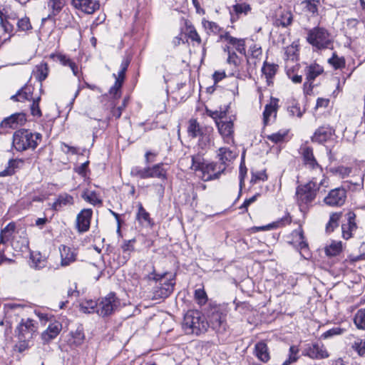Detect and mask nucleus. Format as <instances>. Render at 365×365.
Instances as JSON below:
<instances>
[{
	"label": "nucleus",
	"mask_w": 365,
	"mask_h": 365,
	"mask_svg": "<svg viewBox=\"0 0 365 365\" xmlns=\"http://www.w3.org/2000/svg\"><path fill=\"white\" fill-rule=\"evenodd\" d=\"M299 349L297 346H291L289 350V358L283 363V365H289L296 362L299 359Z\"/></svg>",
	"instance_id": "a18cd8bd"
},
{
	"label": "nucleus",
	"mask_w": 365,
	"mask_h": 365,
	"mask_svg": "<svg viewBox=\"0 0 365 365\" xmlns=\"http://www.w3.org/2000/svg\"><path fill=\"white\" fill-rule=\"evenodd\" d=\"M323 72V68L318 64H313L307 68V80L313 81L319 75Z\"/></svg>",
	"instance_id": "ea45409f"
},
{
	"label": "nucleus",
	"mask_w": 365,
	"mask_h": 365,
	"mask_svg": "<svg viewBox=\"0 0 365 365\" xmlns=\"http://www.w3.org/2000/svg\"><path fill=\"white\" fill-rule=\"evenodd\" d=\"M354 322L359 329H365V309H360L356 312Z\"/></svg>",
	"instance_id": "37998d69"
},
{
	"label": "nucleus",
	"mask_w": 365,
	"mask_h": 365,
	"mask_svg": "<svg viewBox=\"0 0 365 365\" xmlns=\"http://www.w3.org/2000/svg\"><path fill=\"white\" fill-rule=\"evenodd\" d=\"M246 174H247V168L242 163L240 166V175H239L240 190H242V187L244 185V180H245V177Z\"/></svg>",
	"instance_id": "0e129e2a"
},
{
	"label": "nucleus",
	"mask_w": 365,
	"mask_h": 365,
	"mask_svg": "<svg viewBox=\"0 0 365 365\" xmlns=\"http://www.w3.org/2000/svg\"><path fill=\"white\" fill-rule=\"evenodd\" d=\"M51 58L54 61H59L63 66H68L71 69L74 76H78V68L76 64L68 56L58 53L51 54Z\"/></svg>",
	"instance_id": "b1692460"
},
{
	"label": "nucleus",
	"mask_w": 365,
	"mask_h": 365,
	"mask_svg": "<svg viewBox=\"0 0 365 365\" xmlns=\"http://www.w3.org/2000/svg\"><path fill=\"white\" fill-rule=\"evenodd\" d=\"M123 82L119 81V79H115V84L110 89V93L113 95L114 97L119 96L118 92L122 86Z\"/></svg>",
	"instance_id": "e2e57ef3"
},
{
	"label": "nucleus",
	"mask_w": 365,
	"mask_h": 365,
	"mask_svg": "<svg viewBox=\"0 0 365 365\" xmlns=\"http://www.w3.org/2000/svg\"><path fill=\"white\" fill-rule=\"evenodd\" d=\"M237 156V153L230 148H220L217 151V157L220 162V165L222 167L225 166V170L226 167Z\"/></svg>",
	"instance_id": "6ab92c4d"
},
{
	"label": "nucleus",
	"mask_w": 365,
	"mask_h": 365,
	"mask_svg": "<svg viewBox=\"0 0 365 365\" xmlns=\"http://www.w3.org/2000/svg\"><path fill=\"white\" fill-rule=\"evenodd\" d=\"M130 175L133 177L139 178L141 179L148 178V167L140 168L139 166L133 167L130 170Z\"/></svg>",
	"instance_id": "de8ad7c7"
},
{
	"label": "nucleus",
	"mask_w": 365,
	"mask_h": 365,
	"mask_svg": "<svg viewBox=\"0 0 365 365\" xmlns=\"http://www.w3.org/2000/svg\"><path fill=\"white\" fill-rule=\"evenodd\" d=\"M303 355L317 360L327 359L329 356L325 346L321 342L307 344L303 351Z\"/></svg>",
	"instance_id": "9b49d317"
},
{
	"label": "nucleus",
	"mask_w": 365,
	"mask_h": 365,
	"mask_svg": "<svg viewBox=\"0 0 365 365\" xmlns=\"http://www.w3.org/2000/svg\"><path fill=\"white\" fill-rule=\"evenodd\" d=\"M48 6L52 9V12L48 15L46 18L42 19V22L45 21H53L56 22L59 19L55 18V16L57 15L61 10L63 6V0H49Z\"/></svg>",
	"instance_id": "c756f323"
},
{
	"label": "nucleus",
	"mask_w": 365,
	"mask_h": 365,
	"mask_svg": "<svg viewBox=\"0 0 365 365\" xmlns=\"http://www.w3.org/2000/svg\"><path fill=\"white\" fill-rule=\"evenodd\" d=\"M254 354L259 360L264 363H267L270 359L267 345L263 341H259L255 345Z\"/></svg>",
	"instance_id": "393cba45"
},
{
	"label": "nucleus",
	"mask_w": 365,
	"mask_h": 365,
	"mask_svg": "<svg viewBox=\"0 0 365 365\" xmlns=\"http://www.w3.org/2000/svg\"><path fill=\"white\" fill-rule=\"evenodd\" d=\"M342 250L341 242L333 241L325 247V253L327 256L334 257L338 255Z\"/></svg>",
	"instance_id": "58836bf2"
},
{
	"label": "nucleus",
	"mask_w": 365,
	"mask_h": 365,
	"mask_svg": "<svg viewBox=\"0 0 365 365\" xmlns=\"http://www.w3.org/2000/svg\"><path fill=\"white\" fill-rule=\"evenodd\" d=\"M62 324L58 321L51 322L47 329L41 334V338L45 342L54 339L61 332Z\"/></svg>",
	"instance_id": "a211bd4d"
},
{
	"label": "nucleus",
	"mask_w": 365,
	"mask_h": 365,
	"mask_svg": "<svg viewBox=\"0 0 365 365\" xmlns=\"http://www.w3.org/2000/svg\"><path fill=\"white\" fill-rule=\"evenodd\" d=\"M148 178H156L165 180L167 179V170L163 168V163H158L152 167H148Z\"/></svg>",
	"instance_id": "bb28decb"
},
{
	"label": "nucleus",
	"mask_w": 365,
	"mask_h": 365,
	"mask_svg": "<svg viewBox=\"0 0 365 365\" xmlns=\"http://www.w3.org/2000/svg\"><path fill=\"white\" fill-rule=\"evenodd\" d=\"M277 70V65L274 63H269L266 61L264 63V65L262 68V72L267 78L268 84H269V80L275 76Z\"/></svg>",
	"instance_id": "e433bc0d"
},
{
	"label": "nucleus",
	"mask_w": 365,
	"mask_h": 365,
	"mask_svg": "<svg viewBox=\"0 0 365 365\" xmlns=\"http://www.w3.org/2000/svg\"><path fill=\"white\" fill-rule=\"evenodd\" d=\"M31 339H19V344L16 345V347L18 348V350L19 352H22L25 351L29 347V342Z\"/></svg>",
	"instance_id": "774afa93"
},
{
	"label": "nucleus",
	"mask_w": 365,
	"mask_h": 365,
	"mask_svg": "<svg viewBox=\"0 0 365 365\" xmlns=\"http://www.w3.org/2000/svg\"><path fill=\"white\" fill-rule=\"evenodd\" d=\"M74 205V198L67 192H62L57 195L51 205V208L57 212Z\"/></svg>",
	"instance_id": "dca6fc26"
},
{
	"label": "nucleus",
	"mask_w": 365,
	"mask_h": 365,
	"mask_svg": "<svg viewBox=\"0 0 365 365\" xmlns=\"http://www.w3.org/2000/svg\"><path fill=\"white\" fill-rule=\"evenodd\" d=\"M341 212H334L331 214L329 220L326 226L327 232H331L338 227Z\"/></svg>",
	"instance_id": "79ce46f5"
},
{
	"label": "nucleus",
	"mask_w": 365,
	"mask_h": 365,
	"mask_svg": "<svg viewBox=\"0 0 365 365\" xmlns=\"http://www.w3.org/2000/svg\"><path fill=\"white\" fill-rule=\"evenodd\" d=\"M195 299L200 304H205L207 300V294L203 289H197L195 291Z\"/></svg>",
	"instance_id": "6e6d98bb"
},
{
	"label": "nucleus",
	"mask_w": 365,
	"mask_h": 365,
	"mask_svg": "<svg viewBox=\"0 0 365 365\" xmlns=\"http://www.w3.org/2000/svg\"><path fill=\"white\" fill-rule=\"evenodd\" d=\"M344 331V329H341L340 327H334L332 329H330L329 330H327V331H325L323 334H322V337L324 339H328L329 337H331L333 336H335V335H340L341 334H343Z\"/></svg>",
	"instance_id": "052dcab7"
},
{
	"label": "nucleus",
	"mask_w": 365,
	"mask_h": 365,
	"mask_svg": "<svg viewBox=\"0 0 365 365\" xmlns=\"http://www.w3.org/2000/svg\"><path fill=\"white\" fill-rule=\"evenodd\" d=\"M73 4L86 14H92L100 7L99 3L93 0H73Z\"/></svg>",
	"instance_id": "412c9836"
},
{
	"label": "nucleus",
	"mask_w": 365,
	"mask_h": 365,
	"mask_svg": "<svg viewBox=\"0 0 365 365\" xmlns=\"http://www.w3.org/2000/svg\"><path fill=\"white\" fill-rule=\"evenodd\" d=\"M307 38L310 44L319 49L329 48L331 43V36L328 31L319 26L310 30Z\"/></svg>",
	"instance_id": "6e6552de"
},
{
	"label": "nucleus",
	"mask_w": 365,
	"mask_h": 365,
	"mask_svg": "<svg viewBox=\"0 0 365 365\" xmlns=\"http://www.w3.org/2000/svg\"><path fill=\"white\" fill-rule=\"evenodd\" d=\"M129 64H130V60L128 58L123 61V62L121 63V65H120V70L119 71L118 76H116L115 74H113V76L115 77V79H119V81L123 82L124 78H125V71H127Z\"/></svg>",
	"instance_id": "864d4df0"
},
{
	"label": "nucleus",
	"mask_w": 365,
	"mask_h": 365,
	"mask_svg": "<svg viewBox=\"0 0 365 365\" xmlns=\"http://www.w3.org/2000/svg\"><path fill=\"white\" fill-rule=\"evenodd\" d=\"M138 210L136 216L137 220L141 223L145 222L148 225H151L152 221L150 217V214L144 209L140 202L138 203Z\"/></svg>",
	"instance_id": "a19ab883"
},
{
	"label": "nucleus",
	"mask_w": 365,
	"mask_h": 365,
	"mask_svg": "<svg viewBox=\"0 0 365 365\" xmlns=\"http://www.w3.org/2000/svg\"><path fill=\"white\" fill-rule=\"evenodd\" d=\"M38 330V324L30 318L22 319L19 324L16 331L19 339H32Z\"/></svg>",
	"instance_id": "1a4fd4ad"
},
{
	"label": "nucleus",
	"mask_w": 365,
	"mask_h": 365,
	"mask_svg": "<svg viewBox=\"0 0 365 365\" xmlns=\"http://www.w3.org/2000/svg\"><path fill=\"white\" fill-rule=\"evenodd\" d=\"M59 251L61 254V264L63 267L68 266L71 263L76 261V253L72 250L71 248L66 246L61 245L59 247Z\"/></svg>",
	"instance_id": "5701e85b"
},
{
	"label": "nucleus",
	"mask_w": 365,
	"mask_h": 365,
	"mask_svg": "<svg viewBox=\"0 0 365 365\" xmlns=\"http://www.w3.org/2000/svg\"><path fill=\"white\" fill-rule=\"evenodd\" d=\"M34 313L39 318L42 323L45 324L47 322H51V317H49L47 314L41 313L37 310H35Z\"/></svg>",
	"instance_id": "338daca9"
},
{
	"label": "nucleus",
	"mask_w": 365,
	"mask_h": 365,
	"mask_svg": "<svg viewBox=\"0 0 365 365\" xmlns=\"http://www.w3.org/2000/svg\"><path fill=\"white\" fill-rule=\"evenodd\" d=\"M277 98H271L269 103L267 104L263 112V123L264 125H268L270 122L271 118H275L278 108Z\"/></svg>",
	"instance_id": "aec40b11"
},
{
	"label": "nucleus",
	"mask_w": 365,
	"mask_h": 365,
	"mask_svg": "<svg viewBox=\"0 0 365 365\" xmlns=\"http://www.w3.org/2000/svg\"><path fill=\"white\" fill-rule=\"evenodd\" d=\"M48 72V68L47 64L46 63H41L36 66L34 75L39 82H41L46 78Z\"/></svg>",
	"instance_id": "4c0bfd02"
},
{
	"label": "nucleus",
	"mask_w": 365,
	"mask_h": 365,
	"mask_svg": "<svg viewBox=\"0 0 365 365\" xmlns=\"http://www.w3.org/2000/svg\"><path fill=\"white\" fill-rule=\"evenodd\" d=\"M327 182L324 185L320 183L317 177H312L311 180L304 185H299L297 188V201L301 211L307 209L316 197L317 192L319 191L321 187H327Z\"/></svg>",
	"instance_id": "f03ea898"
},
{
	"label": "nucleus",
	"mask_w": 365,
	"mask_h": 365,
	"mask_svg": "<svg viewBox=\"0 0 365 365\" xmlns=\"http://www.w3.org/2000/svg\"><path fill=\"white\" fill-rule=\"evenodd\" d=\"M251 10V7L246 3L236 4L232 6V10H230L231 21L234 22L239 19L242 15H247Z\"/></svg>",
	"instance_id": "a878e982"
},
{
	"label": "nucleus",
	"mask_w": 365,
	"mask_h": 365,
	"mask_svg": "<svg viewBox=\"0 0 365 365\" xmlns=\"http://www.w3.org/2000/svg\"><path fill=\"white\" fill-rule=\"evenodd\" d=\"M97 302L94 300H87L81 304V309L85 313H91L97 307Z\"/></svg>",
	"instance_id": "5fc2aeb1"
},
{
	"label": "nucleus",
	"mask_w": 365,
	"mask_h": 365,
	"mask_svg": "<svg viewBox=\"0 0 365 365\" xmlns=\"http://www.w3.org/2000/svg\"><path fill=\"white\" fill-rule=\"evenodd\" d=\"M212 133L213 128L212 127H209L207 129H205L204 133L199 136V142L198 145L202 149L207 148L211 143L212 140Z\"/></svg>",
	"instance_id": "72a5a7b5"
},
{
	"label": "nucleus",
	"mask_w": 365,
	"mask_h": 365,
	"mask_svg": "<svg viewBox=\"0 0 365 365\" xmlns=\"http://www.w3.org/2000/svg\"><path fill=\"white\" fill-rule=\"evenodd\" d=\"M334 135V130L329 125L319 127L312 137V142L324 143L330 140Z\"/></svg>",
	"instance_id": "2eb2a0df"
},
{
	"label": "nucleus",
	"mask_w": 365,
	"mask_h": 365,
	"mask_svg": "<svg viewBox=\"0 0 365 365\" xmlns=\"http://www.w3.org/2000/svg\"><path fill=\"white\" fill-rule=\"evenodd\" d=\"M220 38L221 40L225 39L229 44L233 46L237 51L240 53L245 55L246 48L244 38H237L231 36L229 33L225 32L220 34Z\"/></svg>",
	"instance_id": "4be33fe9"
},
{
	"label": "nucleus",
	"mask_w": 365,
	"mask_h": 365,
	"mask_svg": "<svg viewBox=\"0 0 365 365\" xmlns=\"http://www.w3.org/2000/svg\"><path fill=\"white\" fill-rule=\"evenodd\" d=\"M42 135L27 129L16 130L13 135V145L18 151L34 150L41 141Z\"/></svg>",
	"instance_id": "7ed1b4c3"
},
{
	"label": "nucleus",
	"mask_w": 365,
	"mask_h": 365,
	"mask_svg": "<svg viewBox=\"0 0 365 365\" xmlns=\"http://www.w3.org/2000/svg\"><path fill=\"white\" fill-rule=\"evenodd\" d=\"M302 155L304 165L307 169L313 172V177H317L320 180L321 184L324 185L326 183L327 178L323 172L322 166L317 163L314 155L313 149L307 146L302 148Z\"/></svg>",
	"instance_id": "423d86ee"
},
{
	"label": "nucleus",
	"mask_w": 365,
	"mask_h": 365,
	"mask_svg": "<svg viewBox=\"0 0 365 365\" xmlns=\"http://www.w3.org/2000/svg\"><path fill=\"white\" fill-rule=\"evenodd\" d=\"M120 304L119 299L114 293H110L100 302L98 308V313L102 317L111 314Z\"/></svg>",
	"instance_id": "9d476101"
},
{
	"label": "nucleus",
	"mask_w": 365,
	"mask_h": 365,
	"mask_svg": "<svg viewBox=\"0 0 365 365\" xmlns=\"http://www.w3.org/2000/svg\"><path fill=\"white\" fill-rule=\"evenodd\" d=\"M328 62L335 69L341 68L345 66V60L343 57H339L335 53L328 60Z\"/></svg>",
	"instance_id": "603ef678"
},
{
	"label": "nucleus",
	"mask_w": 365,
	"mask_h": 365,
	"mask_svg": "<svg viewBox=\"0 0 365 365\" xmlns=\"http://www.w3.org/2000/svg\"><path fill=\"white\" fill-rule=\"evenodd\" d=\"M288 112L290 115H296L298 118H301L304 113V110H302L299 106L296 103H293L291 106L288 107Z\"/></svg>",
	"instance_id": "4d7b16f0"
},
{
	"label": "nucleus",
	"mask_w": 365,
	"mask_h": 365,
	"mask_svg": "<svg viewBox=\"0 0 365 365\" xmlns=\"http://www.w3.org/2000/svg\"><path fill=\"white\" fill-rule=\"evenodd\" d=\"M191 169L197 173V176L203 181L218 179L225 171V166L218 165L216 163H208L200 154L192 155Z\"/></svg>",
	"instance_id": "f257e3e1"
},
{
	"label": "nucleus",
	"mask_w": 365,
	"mask_h": 365,
	"mask_svg": "<svg viewBox=\"0 0 365 365\" xmlns=\"http://www.w3.org/2000/svg\"><path fill=\"white\" fill-rule=\"evenodd\" d=\"M346 199V191L344 188L338 187L331 190L327 197H324V202L326 205L332 207H339L344 205Z\"/></svg>",
	"instance_id": "f8f14e48"
},
{
	"label": "nucleus",
	"mask_w": 365,
	"mask_h": 365,
	"mask_svg": "<svg viewBox=\"0 0 365 365\" xmlns=\"http://www.w3.org/2000/svg\"><path fill=\"white\" fill-rule=\"evenodd\" d=\"M24 305L16 303H7L4 305V311L5 314L9 313L11 311L19 310L24 308Z\"/></svg>",
	"instance_id": "680f3d73"
},
{
	"label": "nucleus",
	"mask_w": 365,
	"mask_h": 365,
	"mask_svg": "<svg viewBox=\"0 0 365 365\" xmlns=\"http://www.w3.org/2000/svg\"><path fill=\"white\" fill-rule=\"evenodd\" d=\"M17 161L11 159L8 162V166L1 172H0L1 177L11 175L14 173L15 169L17 167Z\"/></svg>",
	"instance_id": "09e8293b"
},
{
	"label": "nucleus",
	"mask_w": 365,
	"mask_h": 365,
	"mask_svg": "<svg viewBox=\"0 0 365 365\" xmlns=\"http://www.w3.org/2000/svg\"><path fill=\"white\" fill-rule=\"evenodd\" d=\"M218 132L222 136L224 143H234V125L231 120L217 121Z\"/></svg>",
	"instance_id": "ddd939ff"
},
{
	"label": "nucleus",
	"mask_w": 365,
	"mask_h": 365,
	"mask_svg": "<svg viewBox=\"0 0 365 365\" xmlns=\"http://www.w3.org/2000/svg\"><path fill=\"white\" fill-rule=\"evenodd\" d=\"M41 98L37 96L32 100V103L30 106L31 113L33 116L41 117L42 113L39 107V102Z\"/></svg>",
	"instance_id": "3c124183"
},
{
	"label": "nucleus",
	"mask_w": 365,
	"mask_h": 365,
	"mask_svg": "<svg viewBox=\"0 0 365 365\" xmlns=\"http://www.w3.org/2000/svg\"><path fill=\"white\" fill-rule=\"evenodd\" d=\"M135 242V239L125 240L121 245V249L124 255L123 256V259L120 262L122 264H125L128 259L130 258V253L134 251V244Z\"/></svg>",
	"instance_id": "f704fd0d"
},
{
	"label": "nucleus",
	"mask_w": 365,
	"mask_h": 365,
	"mask_svg": "<svg viewBox=\"0 0 365 365\" xmlns=\"http://www.w3.org/2000/svg\"><path fill=\"white\" fill-rule=\"evenodd\" d=\"M72 338L73 339V343L76 345H80L84 340V334L82 329H77L72 334Z\"/></svg>",
	"instance_id": "bf43d9fd"
},
{
	"label": "nucleus",
	"mask_w": 365,
	"mask_h": 365,
	"mask_svg": "<svg viewBox=\"0 0 365 365\" xmlns=\"http://www.w3.org/2000/svg\"><path fill=\"white\" fill-rule=\"evenodd\" d=\"M304 7L312 14H315L317 11L319 1L317 0H304L302 2Z\"/></svg>",
	"instance_id": "13d9d810"
},
{
	"label": "nucleus",
	"mask_w": 365,
	"mask_h": 365,
	"mask_svg": "<svg viewBox=\"0 0 365 365\" xmlns=\"http://www.w3.org/2000/svg\"><path fill=\"white\" fill-rule=\"evenodd\" d=\"M210 126L200 125L195 119H190L188 122L187 133L189 136L195 138L201 135L205 129Z\"/></svg>",
	"instance_id": "c85d7f7f"
},
{
	"label": "nucleus",
	"mask_w": 365,
	"mask_h": 365,
	"mask_svg": "<svg viewBox=\"0 0 365 365\" xmlns=\"http://www.w3.org/2000/svg\"><path fill=\"white\" fill-rule=\"evenodd\" d=\"M16 230V224L14 222L9 223L4 228L1 229L0 232V245L6 244L13 236Z\"/></svg>",
	"instance_id": "473e14b6"
},
{
	"label": "nucleus",
	"mask_w": 365,
	"mask_h": 365,
	"mask_svg": "<svg viewBox=\"0 0 365 365\" xmlns=\"http://www.w3.org/2000/svg\"><path fill=\"white\" fill-rule=\"evenodd\" d=\"M82 198L93 205H101L102 200L95 191L86 190L81 195Z\"/></svg>",
	"instance_id": "c9c22d12"
},
{
	"label": "nucleus",
	"mask_w": 365,
	"mask_h": 365,
	"mask_svg": "<svg viewBox=\"0 0 365 365\" xmlns=\"http://www.w3.org/2000/svg\"><path fill=\"white\" fill-rule=\"evenodd\" d=\"M26 122V116L24 113H16L6 118L1 121V128H9L15 129L18 126L23 125Z\"/></svg>",
	"instance_id": "f3484780"
},
{
	"label": "nucleus",
	"mask_w": 365,
	"mask_h": 365,
	"mask_svg": "<svg viewBox=\"0 0 365 365\" xmlns=\"http://www.w3.org/2000/svg\"><path fill=\"white\" fill-rule=\"evenodd\" d=\"M34 88L31 86L26 85L21 88L16 95L11 96V99L16 101H32Z\"/></svg>",
	"instance_id": "cd10ccee"
},
{
	"label": "nucleus",
	"mask_w": 365,
	"mask_h": 365,
	"mask_svg": "<svg viewBox=\"0 0 365 365\" xmlns=\"http://www.w3.org/2000/svg\"><path fill=\"white\" fill-rule=\"evenodd\" d=\"M288 130H280L277 133L267 135V139L274 143H282L288 134Z\"/></svg>",
	"instance_id": "c03bdc74"
},
{
	"label": "nucleus",
	"mask_w": 365,
	"mask_h": 365,
	"mask_svg": "<svg viewBox=\"0 0 365 365\" xmlns=\"http://www.w3.org/2000/svg\"><path fill=\"white\" fill-rule=\"evenodd\" d=\"M351 348L361 357H365V341L361 339L355 340Z\"/></svg>",
	"instance_id": "49530a36"
},
{
	"label": "nucleus",
	"mask_w": 365,
	"mask_h": 365,
	"mask_svg": "<svg viewBox=\"0 0 365 365\" xmlns=\"http://www.w3.org/2000/svg\"><path fill=\"white\" fill-rule=\"evenodd\" d=\"M298 48L296 45H290L285 48V56L287 60H291L292 61L297 60Z\"/></svg>",
	"instance_id": "8fccbe9b"
},
{
	"label": "nucleus",
	"mask_w": 365,
	"mask_h": 365,
	"mask_svg": "<svg viewBox=\"0 0 365 365\" xmlns=\"http://www.w3.org/2000/svg\"><path fill=\"white\" fill-rule=\"evenodd\" d=\"M226 313L220 307H212L207 312L205 323L207 324V329L210 327L217 333H223L227 329Z\"/></svg>",
	"instance_id": "0eeeda50"
},
{
	"label": "nucleus",
	"mask_w": 365,
	"mask_h": 365,
	"mask_svg": "<svg viewBox=\"0 0 365 365\" xmlns=\"http://www.w3.org/2000/svg\"><path fill=\"white\" fill-rule=\"evenodd\" d=\"M250 51L251 53V56L253 58H257L259 56L262 55V48L260 46H258L257 45H254L253 46L250 47Z\"/></svg>",
	"instance_id": "69168bd1"
},
{
	"label": "nucleus",
	"mask_w": 365,
	"mask_h": 365,
	"mask_svg": "<svg viewBox=\"0 0 365 365\" xmlns=\"http://www.w3.org/2000/svg\"><path fill=\"white\" fill-rule=\"evenodd\" d=\"M182 35L185 38L186 41L190 38L193 41H196L198 43H200V38L196 31V29L192 24H185V26L181 29Z\"/></svg>",
	"instance_id": "2f4dec72"
},
{
	"label": "nucleus",
	"mask_w": 365,
	"mask_h": 365,
	"mask_svg": "<svg viewBox=\"0 0 365 365\" xmlns=\"http://www.w3.org/2000/svg\"><path fill=\"white\" fill-rule=\"evenodd\" d=\"M93 210L90 208L83 209L76 217V226L79 232H87L90 228Z\"/></svg>",
	"instance_id": "4468645a"
},
{
	"label": "nucleus",
	"mask_w": 365,
	"mask_h": 365,
	"mask_svg": "<svg viewBox=\"0 0 365 365\" xmlns=\"http://www.w3.org/2000/svg\"><path fill=\"white\" fill-rule=\"evenodd\" d=\"M182 329L187 334L199 335L207 330V324L200 312L189 310L184 316Z\"/></svg>",
	"instance_id": "20e7f679"
},
{
	"label": "nucleus",
	"mask_w": 365,
	"mask_h": 365,
	"mask_svg": "<svg viewBox=\"0 0 365 365\" xmlns=\"http://www.w3.org/2000/svg\"><path fill=\"white\" fill-rule=\"evenodd\" d=\"M355 214L352 212L348 213V222L343 224L341 226L342 235L344 239H349L351 237V232L356 228V225L354 222Z\"/></svg>",
	"instance_id": "7c9ffc66"
},
{
	"label": "nucleus",
	"mask_w": 365,
	"mask_h": 365,
	"mask_svg": "<svg viewBox=\"0 0 365 365\" xmlns=\"http://www.w3.org/2000/svg\"><path fill=\"white\" fill-rule=\"evenodd\" d=\"M166 274L167 273L159 274L153 272L149 276L150 279H153L156 282L160 281V283L153 288V298L155 299L167 298L173 292L175 284V282H173L174 279H165L164 282H162Z\"/></svg>",
	"instance_id": "39448f33"
}]
</instances>
